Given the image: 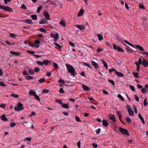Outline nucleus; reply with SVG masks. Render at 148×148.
Listing matches in <instances>:
<instances>
[{
	"instance_id": "nucleus-1",
	"label": "nucleus",
	"mask_w": 148,
	"mask_h": 148,
	"mask_svg": "<svg viewBox=\"0 0 148 148\" xmlns=\"http://www.w3.org/2000/svg\"><path fill=\"white\" fill-rule=\"evenodd\" d=\"M66 66L67 70L72 76L75 75V69L71 65L66 64Z\"/></svg>"
},
{
	"instance_id": "nucleus-2",
	"label": "nucleus",
	"mask_w": 148,
	"mask_h": 148,
	"mask_svg": "<svg viewBox=\"0 0 148 148\" xmlns=\"http://www.w3.org/2000/svg\"><path fill=\"white\" fill-rule=\"evenodd\" d=\"M119 130L124 135H125L127 136L129 135L128 131L127 129L123 128L120 127L119 128Z\"/></svg>"
},
{
	"instance_id": "nucleus-3",
	"label": "nucleus",
	"mask_w": 148,
	"mask_h": 148,
	"mask_svg": "<svg viewBox=\"0 0 148 148\" xmlns=\"http://www.w3.org/2000/svg\"><path fill=\"white\" fill-rule=\"evenodd\" d=\"M23 108H24L23 107V104L19 102L18 103L17 107H15L14 109L15 111H18L23 110Z\"/></svg>"
},
{
	"instance_id": "nucleus-4",
	"label": "nucleus",
	"mask_w": 148,
	"mask_h": 148,
	"mask_svg": "<svg viewBox=\"0 0 148 148\" xmlns=\"http://www.w3.org/2000/svg\"><path fill=\"white\" fill-rule=\"evenodd\" d=\"M126 106V108L127 110V111L129 113V115L131 116H133L134 114L133 110L128 105H127Z\"/></svg>"
},
{
	"instance_id": "nucleus-5",
	"label": "nucleus",
	"mask_w": 148,
	"mask_h": 148,
	"mask_svg": "<svg viewBox=\"0 0 148 148\" xmlns=\"http://www.w3.org/2000/svg\"><path fill=\"white\" fill-rule=\"evenodd\" d=\"M123 44L124 45L126 46V49L127 50V52H129L131 53H132L133 52H134V50L132 49L129 47L125 43H123Z\"/></svg>"
},
{
	"instance_id": "nucleus-6",
	"label": "nucleus",
	"mask_w": 148,
	"mask_h": 148,
	"mask_svg": "<svg viewBox=\"0 0 148 148\" xmlns=\"http://www.w3.org/2000/svg\"><path fill=\"white\" fill-rule=\"evenodd\" d=\"M51 36L52 38H54V40L55 41H56L58 40L59 36V35L58 33H56L55 34H51Z\"/></svg>"
},
{
	"instance_id": "nucleus-7",
	"label": "nucleus",
	"mask_w": 148,
	"mask_h": 148,
	"mask_svg": "<svg viewBox=\"0 0 148 148\" xmlns=\"http://www.w3.org/2000/svg\"><path fill=\"white\" fill-rule=\"evenodd\" d=\"M142 64L144 67H147L148 65V62L145 59L143 58Z\"/></svg>"
},
{
	"instance_id": "nucleus-8",
	"label": "nucleus",
	"mask_w": 148,
	"mask_h": 148,
	"mask_svg": "<svg viewBox=\"0 0 148 148\" xmlns=\"http://www.w3.org/2000/svg\"><path fill=\"white\" fill-rule=\"evenodd\" d=\"M90 62L94 66L95 69H97L99 67L98 64L93 60L91 61Z\"/></svg>"
},
{
	"instance_id": "nucleus-9",
	"label": "nucleus",
	"mask_w": 148,
	"mask_h": 148,
	"mask_svg": "<svg viewBox=\"0 0 148 148\" xmlns=\"http://www.w3.org/2000/svg\"><path fill=\"white\" fill-rule=\"evenodd\" d=\"M108 117L114 122H116V121L114 116L112 114H110L109 115Z\"/></svg>"
},
{
	"instance_id": "nucleus-10",
	"label": "nucleus",
	"mask_w": 148,
	"mask_h": 148,
	"mask_svg": "<svg viewBox=\"0 0 148 148\" xmlns=\"http://www.w3.org/2000/svg\"><path fill=\"white\" fill-rule=\"evenodd\" d=\"M43 14L46 20H48L49 19L50 15L46 11L44 12Z\"/></svg>"
},
{
	"instance_id": "nucleus-11",
	"label": "nucleus",
	"mask_w": 148,
	"mask_h": 148,
	"mask_svg": "<svg viewBox=\"0 0 148 148\" xmlns=\"http://www.w3.org/2000/svg\"><path fill=\"white\" fill-rule=\"evenodd\" d=\"M82 88L85 91H88L90 90V88L84 84L82 85Z\"/></svg>"
},
{
	"instance_id": "nucleus-12",
	"label": "nucleus",
	"mask_w": 148,
	"mask_h": 148,
	"mask_svg": "<svg viewBox=\"0 0 148 148\" xmlns=\"http://www.w3.org/2000/svg\"><path fill=\"white\" fill-rule=\"evenodd\" d=\"M1 119L3 121H8V120L7 118L5 117V115L4 114H3L1 116Z\"/></svg>"
},
{
	"instance_id": "nucleus-13",
	"label": "nucleus",
	"mask_w": 148,
	"mask_h": 148,
	"mask_svg": "<svg viewBox=\"0 0 148 148\" xmlns=\"http://www.w3.org/2000/svg\"><path fill=\"white\" fill-rule=\"evenodd\" d=\"M10 53L11 54L15 55L16 56H19L21 54V53H19L18 52H15V51H11L10 52Z\"/></svg>"
},
{
	"instance_id": "nucleus-14",
	"label": "nucleus",
	"mask_w": 148,
	"mask_h": 148,
	"mask_svg": "<svg viewBox=\"0 0 148 148\" xmlns=\"http://www.w3.org/2000/svg\"><path fill=\"white\" fill-rule=\"evenodd\" d=\"M102 122L103 125L105 127H107L109 125L108 122L105 119L103 120Z\"/></svg>"
},
{
	"instance_id": "nucleus-15",
	"label": "nucleus",
	"mask_w": 148,
	"mask_h": 148,
	"mask_svg": "<svg viewBox=\"0 0 148 148\" xmlns=\"http://www.w3.org/2000/svg\"><path fill=\"white\" fill-rule=\"evenodd\" d=\"M84 9H81L78 12L77 14V16L79 17L82 16L84 12Z\"/></svg>"
},
{
	"instance_id": "nucleus-16",
	"label": "nucleus",
	"mask_w": 148,
	"mask_h": 148,
	"mask_svg": "<svg viewBox=\"0 0 148 148\" xmlns=\"http://www.w3.org/2000/svg\"><path fill=\"white\" fill-rule=\"evenodd\" d=\"M138 116L140 119L142 121L143 124H144L145 123V120L143 117L141 116V115L140 113L138 114Z\"/></svg>"
},
{
	"instance_id": "nucleus-17",
	"label": "nucleus",
	"mask_w": 148,
	"mask_h": 148,
	"mask_svg": "<svg viewBox=\"0 0 148 148\" xmlns=\"http://www.w3.org/2000/svg\"><path fill=\"white\" fill-rule=\"evenodd\" d=\"M76 26L80 30H83L85 28V27L82 25H76Z\"/></svg>"
},
{
	"instance_id": "nucleus-18",
	"label": "nucleus",
	"mask_w": 148,
	"mask_h": 148,
	"mask_svg": "<svg viewBox=\"0 0 148 148\" xmlns=\"http://www.w3.org/2000/svg\"><path fill=\"white\" fill-rule=\"evenodd\" d=\"M47 23V21L45 18L42 19L39 22L40 24H45Z\"/></svg>"
},
{
	"instance_id": "nucleus-19",
	"label": "nucleus",
	"mask_w": 148,
	"mask_h": 148,
	"mask_svg": "<svg viewBox=\"0 0 148 148\" xmlns=\"http://www.w3.org/2000/svg\"><path fill=\"white\" fill-rule=\"evenodd\" d=\"M115 73L119 77H123L124 76V75L122 73L118 72L117 71L115 72Z\"/></svg>"
},
{
	"instance_id": "nucleus-20",
	"label": "nucleus",
	"mask_w": 148,
	"mask_h": 148,
	"mask_svg": "<svg viewBox=\"0 0 148 148\" xmlns=\"http://www.w3.org/2000/svg\"><path fill=\"white\" fill-rule=\"evenodd\" d=\"M24 22L29 24H31L32 23V21L31 19H27L24 20Z\"/></svg>"
},
{
	"instance_id": "nucleus-21",
	"label": "nucleus",
	"mask_w": 148,
	"mask_h": 148,
	"mask_svg": "<svg viewBox=\"0 0 148 148\" xmlns=\"http://www.w3.org/2000/svg\"><path fill=\"white\" fill-rule=\"evenodd\" d=\"M124 42L126 43L127 44L131 46L133 48L135 47L134 45L132 44L129 42L128 41H127V40H125L124 41Z\"/></svg>"
},
{
	"instance_id": "nucleus-22",
	"label": "nucleus",
	"mask_w": 148,
	"mask_h": 148,
	"mask_svg": "<svg viewBox=\"0 0 148 148\" xmlns=\"http://www.w3.org/2000/svg\"><path fill=\"white\" fill-rule=\"evenodd\" d=\"M135 47L136 48H137L138 49H140L141 51H143V48L141 46L138 45H136Z\"/></svg>"
},
{
	"instance_id": "nucleus-23",
	"label": "nucleus",
	"mask_w": 148,
	"mask_h": 148,
	"mask_svg": "<svg viewBox=\"0 0 148 148\" xmlns=\"http://www.w3.org/2000/svg\"><path fill=\"white\" fill-rule=\"evenodd\" d=\"M101 61L102 62V63L103 64L104 66V67L107 69H108V65L107 63L104 61L103 60H101Z\"/></svg>"
},
{
	"instance_id": "nucleus-24",
	"label": "nucleus",
	"mask_w": 148,
	"mask_h": 148,
	"mask_svg": "<svg viewBox=\"0 0 148 148\" xmlns=\"http://www.w3.org/2000/svg\"><path fill=\"white\" fill-rule=\"evenodd\" d=\"M117 50L119 52H124V51L123 49L121 48L119 46H117Z\"/></svg>"
},
{
	"instance_id": "nucleus-25",
	"label": "nucleus",
	"mask_w": 148,
	"mask_h": 148,
	"mask_svg": "<svg viewBox=\"0 0 148 148\" xmlns=\"http://www.w3.org/2000/svg\"><path fill=\"white\" fill-rule=\"evenodd\" d=\"M31 18L32 19L34 20H37V17L36 14H33L31 15Z\"/></svg>"
},
{
	"instance_id": "nucleus-26",
	"label": "nucleus",
	"mask_w": 148,
	"mask_h": 148,
	"mask_svg": "<svg viewBox=\"0 0 148 148\" xmlns=\"http://www.w3.org/2000/svg\"><path fill=\"white\" fill-rule=\"evenodd\" d=\"M97 36L99 40H101L103 39V36L101 34H98Z\"/></svg>"
},
{
	"instance_id": "nucleus-27",
	"label": "nucleus",
	"mask_w": 148,
	"mask_h": 148,
	"mask_svg": "<svg viewBox=\"0 0 148 148\" xmlns=\"http://www.w3.org/2000/svg\"><path fill=\"white\" fill-rule=\"evenodd\" d=\"M49 61L48 60H44L42 61V63L43 64H44L46 65H47L48 64L49 62Z\"/></svg>"
},
{
	"instance_id": "nucleus-28",
	"label": "nucleus",
	"mask_w": 148,
	"mask_h": 148,
	"mask_svg": "<svg viewBox=\"0 0 148 148\" xmlns=\"http://www.w3.org/2000/svg\"><path fill=\"white\" fill-rule=\"evenodd\" d=\"M63 107L65 108H69V106L68 104H63L62 105Z\"/></svg>"
},
{
	"instance_id": "nucleus-29",
	"label": "nucleus",
	"mask_w": 148,
	"mask_h": 148,
	"mask_svg": "<svg viewBox=\"0 0 148 148\" xmlns=\"http://www.w3.org/2000/svg\"><path fill=\"white\" fill-rule=\"evenodd\" d=\"M29 94L30 95H32L34 96L36 95V93L35 91L31 90L29 92Z\"/></svg>"
},
{
	"instance_id": "nucleus-30",
	"label": "nucleus",
	"mask_w": 148,
	"mask_h": 148,
	"mask_svg": "<svg viewBox=\"0 0 148 148\" xmlns=\"http://www.w3.org/2000/svg\"><path fill=\"white\" fill-rule=\"evenodd\" d=\"M141 91L143 94H145L148 92V90L145 88L141 89Z\"/></svg>"
},
{
	"instance_id": "nucleus-31",
	"label": "nucleus",
	"mask_w": 148,
	"mask_h": 148,
	"mask_svg": "<svg viewBox=\"0 0 148 148\" xmlns=\"http://www.w3.org/2000/svg\"><path fill=\"white\" fill-rule=\"evenodd\" d=\"M42 8L43 6L42 5H40L38 8L37 11L38 13H39L40 12V10L42 9Z\"/></svg>"
},
{
	"instance_id": "nucleus-32",
	"label": "nucleus",
	"mask_w": 148,
	"mask_h": 148,
	"mask_svg": "<svg viewBox=\"0 0 148 148\" xmlns=\"http://www.w3.org/2000/svg\"><path fill=\"white\" fill-rule=\"evenodd\" d=\"M133 74L134 76L136 78H139L138 74L137 72H133Z\"/></svg>"
},
{
	"instance_id": "nucleus-33",
	"label": "nucleus",
	"mask_w": 148,
	"mask_h": 148,
	"mask_svg": "<svg viewBox=\"0 0 148 148\" xmlns=\"http://www.w3.org/2000/svg\"><path fill=\"white\" fill-rule=\"evenodd\" d=\"M55 101L56 102L58 103L61 105H62L63 103L62 100L60 99H56Z\"/></svg>"
},
{
	"instance_id": "nucleus-34",
	"label": "nucleus",
	"mask_w": 148,
	"mask_h": 148,
	"mask_svg": "<svg viewBox=\"0 0 148 148\" xmlns=\"http://www.w3.org/2000/svg\"><path fill=\"white\" fill-rule=\"evenodd\" d=\"M33 77L28 75L27 76H25V79H26L27 80H29V79H32L33 78Z\"/></svg>"
},
{
	"instance_id": "nucleus-35",
	"label": "nucleus",
	"mask_w": 148,
	"mask_h": 148,
	"mask_svg": "<svg viewBox=\"0 0 148 148\" xmlns=\"http://www.w3.org/2000/svg\"><path fill=\"white\" fill-rule=\"evenodd\" d=\"M117 96L121 100H122L123 101H124V98L120 94H118Z\"/></svg>"
},
{
	"instance_id": "nucleus-36",
	"label": "nucleus",
	"mask_w": 148,
	"mask_h": 148,
	"mask_svg": "<svg viewBox=\"0 0 148 148\" xmlns=\"http://www.w3.org/2000/svg\"><path fill=\"white\" fill-rule=\"evenodd\" d=\"M147 99V98H145L144 100L143 104L145 106H146L148 104V103L146 101Z\"/></svg>"
},
{
	"instance_id": "nucleus-37",
	"label": "nucleus",
	"mask_w": 148,
	"mask_h": 148,
	"mask_svg": "<svg viewBox=\"0 0 148 148\" xmlns=\"http://www.w3.org/2000/svg\"><path fill=\"white\" fill-rule=\"evenodd\" d=\"M135 64L136 65V66H137V68H136V70L138 71H139V69H140V66H139V65H139L137 62H135Z\"/></svg>"
},
{
	"instance_id": "nucleus-38",
	"label": "nucleus",
	"mask_w": 148,
	"mask_h": 148,
	"mask_svg": "<svg viewBox=\"0 0 148 148\" xmlns=\"http://www.w3.org/2000/svg\"><path fill=\"white\" fill-rule=\"evenodd\" d=\"M54 44L59 48L60 49L61 48V45H60L59 44L57 43V42H54Z\"/></svg>"
},
{
	"instance_id": "nucleus-39",
	"label": "nucleus",
	"mask_w": 148,
	"mask_h": 148,
	"mask_svg": "<svg viewBox=\"0 0 148 148\" xmlns=\"http://www.w3.org/2000/svg\"><path fill=\"white\" fill-rule=\"evenodd\" d=\"M117 114L119 119H120L121 118H122V115L120 113L119 111H117L116 112Z\"/></svg>"
},
{
	"instance_id": "nucleus-40",
	"label": "nucleus",
	"mask_w": 148,
	"mask_h": 148,
	"mask_svg": "<svg viewBox=\"0 0 148 148\" xmlns=\"http://www.w3.org/2000/svg\"><path fill=\"white\" fill-rule=\"evenodd\" d=\"M34 97H35V99H36L37 100L39 101H40V99L38 95H36L34 96Z\"/></svg>"
},
{
	"instance_id": "nucleus-41",
	"label": "nucleus",
	"mask_w": 148,
	"mask_h": 148,
	"mask_svg": "<svg viewBox=\"0 0 148 148\" xmlns=\"http://www.w3.org/2000/svg\"><path fill=\"white\" fill-rule=\"evenodd\" d=\"M58 82L59 83H61L63 84H64L65 83L64 81L62 79H59Z\"/></svg>"
},
{
	"instance_id": "nucleus-42",
	"label": "nucleus",
	"mask_w": 148,
	"mask_h": 148,
	"mask_svg": "<svg viewBox=\"0 0 148 148\" xmlns=\"http://www.w3.org/2000/svg\"><path fill=\"white\" fill-rule=\"evenodd\" d=\"M10 36L12 38H15L16 37V35L14 34L10 33Z\"/></svg>"
},
{
	"instance_id": "nucleus-43",
	"label": "nucleus",
	"mask_w": 148,
	"mask_h": 148,
	"mask_svg": "<svg viewBox=\"0 0 148 148\" xmlns=\"http://www.w3.org/2000/svg\"><path fill=\"white\" fill-rule=\"evenodd\" d=\"M53 66L56 69H57L58 68V64L54 62H53Z\"/></svg>"
},
{
	"instance_id": "nucleus-44",
	"label": "nucleus",
	"mask_w": 148,
	"mask_h": 148,
	"mask_svg": "<svg viewBox=\"0 0 148 148\" xmlns=\"http://www.w3.org/2000/svg\"><path fill=\"white\" fill-rule=\"evenodd\" d=\"M27 52L29 53V54H34V52L33 51H30V50H27Z\"/></svg>"
},
{
	"instance_id": "nucleus-45",
	"label": "nucleus",
	"mask_w": 148,
	"mask_h": 148,
	"mask_svg": "<svg viewBox=\"0 0 148 148\" xmlns=\"http://www.w3.org/2000/svg\"><path fill=\"white\" fill-rule=\"evenodd\" d=\"M45 79L42 78L39 79L38 80V82L40 83H41L45 82Z\"/></svg>"
},
{
	"instance_id": "nucleus-46",
	"label": "nucleus",
	"mask_w": 148,
	"mask_h": 148,
	"mask_svg": "<svg viewBox=\"0 0 148 148\" xmlns=\"http://www.w3.org/2000/svg\"><path fill=\"white\" fill-rule=\"evenodd\" d=\"M138 64L139 65H141L142 63V59L141 58H140L138 60Z\"/></svg>"
},
{
	"instance_id": "nucleus-47",
	"label": "nucleus",
	"mask_w": 148,
	"mask_h": 148,
	"mask_svg": "<svg viewBox=\"0 0 148 148\" xmlns=\"http://www.w3.org/2000/svg\"><path fill=\"white\" fill-rule=\"evenodd\" d=\"M40 69L38 67H36L34 69V71L36 72H38L39 71Z\"/></svg>"
},
{
	"instance_id": "nucleus-48",
	"label": "nucleus",
	"mask_w": 148,
	"mask_h": 148,
	"mask_svg": "<svg viewBox=\"0 0 148 148\" xmlns=\"http://www.w3.org/2000/svg\"><path fill=\"white\" fill-rule=\"evenodd\" d=\"M28 44L29 45L31 46L35 47V45H34V43L31 41H29L28 42Z\"/></svg>"
},
{
	"instance_id": "nucleus-49",
	"label": "nucleus",
	"mask_w": 148,
	"mask_h": 148,
	"mask_svg": "<svg viewBox=\"0 0 148 148\" xmlns=\"http://www.w3.org/2000/svg\"><path fill=\"white\" fill-rule=\"evenodd\" d=\"M75 119L76 121L78 122H81L82 121L80 120L79 117L78 116H76Z\"/></svg>"
},
{
	"instance_id": "nucleus-50",
	"label": "nucleus",
	"mask_w": 148,
	"mask_h": 148,
	"mask_svg": "<svg viewBox=\"0 0 148 148\" xmlns=\"http://www.w3.org/2000/svg\"><path fill=\"white\" fill-rule=\"evenodd\" d=\"M40 41L38 40H36L34 41V43L36 45H38L40 43Z\"/></svg>"
},
{
	"instance_id": "nucleus-51",
	"label": "nucleus",
	"mask_w": 148,
	"mask_h": 148,
	"mask_svg": "<svg viewBox=\"0 0 148 148\" xmlns=\"http://www.w3.org/2000/svg\"><path fill=\"white\" fill-rule=\"evenodd\" d=\"M11 96L12 97H14L15 98H17L18 97V95L17 94H12L11 95Z\"/></svg>"
},
{
	"instance_id": "nucleus-52",
	"label": "nucleus",
	"mask_w": 148,
	"mask_h": 148,
	"mask_svg": "<svg viewBox=\"0 0 148 148\" xmlns=\"http://www.w3.org/2000/svg\"><path fill=\"white\" fill-rule=\"evenodd\" d=\"M60 24L64 27L66 25L65 22L64 21H60Z\"/></svg>"
},
{
	"instance_id": "nucleus-53",
	"label": "nucleus",
	"mask_w": 148,
	"mask_h": 148,
	"mask_svg": "<svg viewBox=\"0 0 148 148\" xmlns=\"http://www.w3.org/2000/svg\"><path fill=\"white\" fill-rule=\"evenodd\" d=\"M116 70L114 68L112 69H110L109 70V71L110 73H111L112 71H115L116 72Z\"/></svg>"
},
{
	"instance_id": "nucleus-54",
	"label": "nucleus",
	"mask_w": 148,
	"mask_h": 148,
	"mask_svg": "<svg viewBox=\"0 0 148 148\" xmlns=\"http://www.w3.org/2000/svg\"><path fill=\"white\" fill-rule=\"evenodd\" d=\"M59 92L61 94L64 93V90H63V89L62 88H60L59 90Z\"/></svg>"
},
{
	"instance_id": "nucleus-55",
	"label": "nucleus",
	"mask_w": 148,
	"mask_h": 148,
	"mask_svg": "<svg viewBox=\"0 0 148 148\" xmlns=\"http://www.w3.org/2000/svg\"><path fill=\"white\" fill-rule=\"evenodd\" d=\"M21 8L25 10L27 9V8L26 7L25 5L24 4H22L21 6Z\"/></svg>"
},
{
	"instance_id": "nucleus-56",
	"label": "nucleus",
	"mask_w": 148,
	"mask_h": 148,
	"mask_svg": "<svg viewBox=\"0 0 148 148\" xmlns=\"http://www.w3.org/2000/svg\"><path fill=\"white\" fill-rule=\"evenodd\" d=\"M133 108L134 110V112L136 114H137L138 112L137 111V109L136 108V107L134 106L133 107Z\"/></svg>"
},
{
	"instance_id": "nucleus-57",
	"label": "nucleus",
	"mask_w": 148,
	"mask_h": 148,
	"mask_svg": "<svg viewBox=\"0 0 148 148\" xmlns=\"http://www.w3.org/2000/svg\"><path fill=\"white\" fill-rule=\"evenodd\" d=\"M39 30L42 32H46V30L43 28H41L39 29Z\"/></svg>"
},
{
	"instance_id": "nucleus-58",
	"label": "nucleus",
	"mask_w": 148,
	"mask_h": 148,
	"mask_svg": "<svg viewBox=\"0 0 148 148\" xmlns=\"http://www.w3.org/2000/svg\"><path fill=\"white\" fill-rule=\"evenodd\" d=\"M29 73L32 75H33L34 73V71L33 69H30L29 71Z\"/></svg>"
},
{
	"instance_id": "nucleus-59",
	"label": "nucleus",
	"mask_w": 148,
	"mask_h": 148,
	"mask_svg": "<svg viewBox=\"0 0 148 148\" xmlns=\"http://www.w3.org/2000/svg\"><path fill=\"white\" fill-rule=\"evenodd\" d=\"M129 86L130 87V89H131L133 91H135V88L134 86H133L130 85H129Z\"/></svg>"
},
{
	"instance_id": "nucleus-60",
	"label": "nucleus",
	"mask_w": 148,
	"mask_h": 148,
	"mask_svg": "<svg viewBox=\"0 0 148 148\" xmlns=\"http://www.w3.org/2000/svg\"><path fill=\"white\" fill-rule=\"evenodd\" d=\"M108 81L110 82V83L112 84L113 85H115V83L112 80H109Z\"/></svg>"
},
{
	"instance_id": "nucleus-61",
	"label": "nucleus",
	"mask_w": 148,
	"mask_h": 148,
	"mask_svg": "<svg viewBox=\"0 0 148 148\" xmlns=\"http://www.w3.org/2000/svg\"><path fill=\"white\" fill-rule=\"evenodd\" d=\"M36 63L40 65H43V64L42 63V62H41L39 61H36Z\"/></svg>"
},
{
	"instance_id": "nucleus-62",
	"label": "nucleus",
	"mask_w": 148,
	"mask_h": 148,
	"mask_svg": "<svg viewBox=\"0 0 148 148\" xmlns=\"http://www.w3.org/2000/svg\"><path fill=\"white\" fill-rule=\"evenodd\" d=\"M0 85L2 86L5 87L6 85L3 82H0Z\"/></svg>"
},
{
	"instance_id": "nucleus-63",
	"label": "nucleus",
	"mask_w": 148,
	"mask_h": 148,
	"mask_svg": "<svg viewBox=\"0 0 148 148\" xmlns=\"http://www.w3.org/2000/svg\"><path fill=\"white\" fill-rule=\"evenodd\" d=\"M115 61L119 64H121V61L119 60H115Z\"/></svg>"
},
{
	"instance_id": "nucleus-64",
	"label": "nucleus",
	"mask_w": 148,
	"mask_h": 148,
	"mask_svg": "<svg viewBox=\"0 0 148 148\" xmlns=\"http://www.w3.org/2000/svg\"><path fill=\"white\" fill-rule=\"evenodd\" d=\"M15 125H16V124H15V123H11L10 124V126L11 127H13L14 126H15Z\"/></svg>"
}]
</instances>
